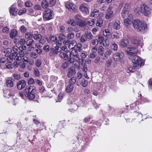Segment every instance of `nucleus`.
<instances>
[{"label": "nucleus", "instance_id": "nucleus-1", "mask_svg": "<svg viewBox=\"0 0 152 152\" xmlns=\"http://www.w3.org/2000/svg\"><path fill=\"white\" fill-rule=\"evenodd\" d=\"M130 58L132 60L133 63V65L132 66L129 67L126 69V71L128 73L134 72L137 67L139 68L142 65H144L141 58L135 55L130 56Z\"/></svg>", "mask_w": 152, "mask_h": 152}, {"label": "nucleus", "instance_id": "nucleus-2", "mask_svg": "<svg viewBox=\"0 0 152 152\" xmlns=\"http://www.w3.org/2000/svg\"><path fill=\"white\" fill-rule=\"evenodd\" d=\"M132 23L133 26L138 31H142L146 28L147 26L144 25L142 21L138 19L134 20Z\"/></svg>", "mask_w": 152, "mask_h": 152}, {"label": "nucleus", "instance_id": "nucleus-3", "mask_svg": "<svg viewBox=\"0 0 152 152\" xmlns=\"http://www.w3.org/2000/svg\"><path fill=\"white\" fill-rule=\"evenodd\" d=\"M26 91V95L29 99L33 100L35 98L36 90L34 87L30 86L27 88Z\"/></svg>", "mask_w": 152, "mask_h": 152}, {"label": "nucleus", "instance_id": "nucleus-4", "mask_svg": "<svg viewBox=\"0 0 152 152\" xmlns=\"http://www.w3.org/2000/svg\"><path fill=\"white\" fill-rule=\"evenodd\" d=\"M141 12L145 16L150 15V9L145 4H142L140 6Z\"/></svg>", "mask_w": 152, "mask_h": 152}, {"label": "nucleus", "instance_id": "nucleus-5", "mask_svg": "<svg viewBox=\"0 0 152 152\" xmlns=\"http://www.w3.org/2000/svg\"><path fill=\"white\" fill-rule=\"evenodd\" d=\"M53 13L52 11L48 9L44 12L43 17L45 20H49L53 18Z\"/></svg>", "mask_w": 152, "mask_h": 152}, {"label": "nucleus", "instance_id": "nucleus-6", "mask_svg": "<svg viewBox=\"0 0 152 152\" xmlns=\"http://www.w3.org/2000/svg\"><path fill=\"white\" fill-rule=\"evenodd\" d=\"M132 42L135 47L140 45L142 43V38L138 36H134L132 38Z\"/></svg>", "mask_w": 152, "mask_h": 152}, {"label": "nucleus", "instance_id": "nucleus-7", "mask_svg": "<svg viewBox=\"0 0 152 152\" xmlns=\"http://www.w3.org/2000/svg\"><path fill=\"white\" fill-rule=\"evenodd\" d=\"M104 48L102 46H99L98 49V54L101 56V58L104 60H106L108 58V57L104 52Z\"/></svg>", "mask_w": 152, "mask_h": 152}, {"label": "nucleus", "instance_id": "nucleus-8", "mask_svg": "<svg viewBox=\"0 0 152 152\" xmlns=\"http://www.w3.org/2000/svg\"><path fill=\"white\" fill-rule=\"evenodd\" d=\"M124 53L121 51L115 53L113 56V58L115 61H120L123 58Z\"/></svg>", "mask_w": 152, "mask_h": 152}, {"label": "nucleus", "instance_id": "nucleus-9", "mask_svg": "<svg viewBox=\"0 0 152 152\" xmlns=\"http://www.w3.org/2000/svg\"><path fill=\"white\" fill-rule=\"evenodd\" d=\"M59 47L56 45L53 48H50V56L57 55L58 53L60 52L61 50L59 49Z\"/></svg>", "mask_w": 152, "mask_h": 152}, {"label": "nucleus", "instance_id": "nucleus-10", "mask_svg": "<svg viewBox=\"0 0 152 152\" xmlns=\"http://www.w3.org/2000/svg\"><path fill=\"white\" fill-rule=\"evenodd\" d=\"M76 73V72L75 67L73 66H71L68 69L67 76L68 77L70 78L72 76L74 75Z\"/></svg>", "mask_w": 152, "mask_h": 152}, {"label": "nucleus", "instance_id": "nucleus-11", "mask_svg": "<svg viewBox=\"0 0 152 152\" xmlns=\"http://www.w3.org/2000/svg\"><path fill=\"white\" fill-rule=\"evenodd\" d=\"M128 49L129 50L128 51V53L130 55V56H133V55L136 53L138 52V50L135 46L132 47L130 46L128 47Z\"/></svg>", "mask_w": 152, "mask_h": 152}, {"label": "nucleus", "instance_id": "nucleus-12", "mask_svg": "<svg viewBox=\"0 0 152 152\" xmlns=\"http://www.w3.org/2000/svg\"><path fill=\"white\" fill-rule=\"evenodd\" d=\"M26 85V81L24 80H21L17 83V88L18 89L20 90L24 88Z\"/></svg>", "mask_w": 152, "mask_h": 152}, {"label": "nucleus", "instance_id": "nucleus-13", "mask_svg": "<svg viewBox=\"0 0 152 152\" xmlns=\"http://www.w3.org/2000/svg\"><path fill=\"white\" fill-rule=\"evenodd\" d=\"M65 6L70 11H74L76 10V6L72 3L67 2L66 3Z\"/></svg>", "mask_w": 152, "mask_h": 152}, {"label": "nucleus", "instance_id": "nucleus-14", "mask_svg": "<svg viewBox=\"0 0 152 152\" xmlns=\"http://www.w3.org/2000/svg\"><path fill=\"white\" fill-rule=\"evenodd\" d=\"M14 79L11 77H9L6 80V83L7 86L9 88H11L13 86Z\"/></svg>", "mask_w": 152, "mask_h": 152}, {"label": "nucleus", "instance_id": "nucleus-15", "mask_svg": "<svg viewBox=\"0 0 152 152\" xmlns=\"http://www.w3.org/2000/svg\"><path fill=\"white\" fill-rule=\"evenodd\" d=\"M129 44L128 40L125 38L122 39L120 42V46L122 48L126 47Z\"/></svg>", "mask_w": 152, "mask_h": 152}, {"label": "nucleus", "instance_id": "nucleus-16", "mask_svg": "<svg viewBox=\"0 0 152 152\" xmlns=\"http://www.w3.org/2000/svg\"><path fill=\"white\" fill-rule=\"evenodd\" d=\"M88 6L86 4H82L80 7V10L82 12H86V13L88 12Z\"/></svg>", "mask_w": 152, "mask_h": 152}, {"label": "nucleus", "instance_id": "nucleus-17", "mask_svg": "<svg viewBox=\"0 0 152 152\" xmlns=\"http://www.w3.org/2000/svg\"><path fill=\"white\" fill-rule=\"evenodd\" d=\"M107 13L106 14L105 18L106 19L111 18L113 16V12L110 9H108L107 10Z\"/></svg>", "mask_w": 152, "mask_h": 152}, {"label": "nucleus", "instance_id": "nucleus-18", "mask_svg": "<svg viewBox=\"0 0 152 152\" xmlns=\"http://www.w3.org/2000/svg\"><path fill=\"white\" fill-rule=\"evenodd\" d=\"M18 35V32L15 29H13L10 33V37L11 38H14Z\"/></svg>", "mask_w": 152, "mask_h": 152}, {"label": "nucleus", "instance_id": "nucleus-19", "mask_svg": "<svg viewBox=\"0 0 152 152\" xmlns=\"http://www.w3.org/2000/svg\"><path fill=\"white\" fill-rule=\"evenodd\" d=\"M77 42L75 40L70 41L68 45V48L70 49H73L76 45Z\"/></svg>", "mask_w": 152, "mask_h": 152}, {"label": "nucleus", "instance_id": "nucleus-20", "mask_svg": "<svg viewBox=\"0 0 152 152\" xmlns=\"http://www.w3.org/2000/svg\"><path fill=\"white\" fill-rule=\"evenodd\" d=\"M99 15V11L95 9L91 12L90 16L92 17H96Z\"/></svg>", "mask_w": 152, "mask_h": 152}, {"label": "nucleus", "instance_id": "nucleus-21", "mask_svg": "<svg viewBox=\"0 0 152 152\" xmlns=\"http://www.w3.org/2000/svg\"><path fill=\"white\" fill-rule=\"evenodd\" d=\"M18 9L16 8H14L11 7L10 9V13L13 15H15L17 14Z\"/></svg>", "mask_w": 152, "mask_h": 152}, {"label": "nucleus", "instance_id": "nucleus-22", "mask_svg": "<svg viewBox=\"0 0 152 152\" xmlns=\"http://www.w3.org/2000/svg\"><path fill=\"white\" fill-rule=\"evenodd\" d=\"M85 35L86 36L87 39L90 40L92 39L93 38V36L91 33L88 31H86L84 33Z\"/></svg>", "mask_w": 152, "mask_h": 152}, {"label": "nucleus", "instance_id": "nucleus-23", "mask_svg": "<svg viewBox=\"0 0 152 152\" xmlns=\"http://www.w3.org/2000/svg\"><path fill=\"white\" fill-rule=\"evenodd\" d=\"M111 33L108 29H106L103 31V34L105 37L107 38H110Z\"/></svg>", "mask_w": 152, "mask_h": 152}, {"label": "nucleus", "instance_id": "nucleus-24", "mask_svg": "<svg viewBox=\"0 0 152 152\" xmlns=\"http://www.w3.org/2000/svg\"><path fill=\"white\" fill-rule=\"evenodd\" d=\"M120 23V22L118 21L115 22L113 25V27L114 29L117 30H119L121 28Z\"/></svg>", "mask_w": 152, "mask_h": 152}, {"label": "nucleus", "instance_id": "nucleus-25", "mask_svg": "<svg viewBox=\"0 0 152 152\" xmlns=\"http://www.w3.org/2000/svg\"><path fill=\"white\" fill-rule=\"evenodd\" d=\"M49 5V4L48 1L46 0H44L42 1L41 3V6L44 9L47 8Z\"/></svg>", "mask_w": 152, "mask_h": 152}, {"label": "nucleus", "instance_id": "nucleus-26", "mask_svg": "<svg viewBox=\"0 0 152 152\" xmlns=\"http://www.w3.org/2000/svg\"><path fill=\"white\" fill-rule=\"evenodd\" d=\"M67 24L70 25L72 26H76V23L74 20L72 19H69L66 22Z\"/></svg>", "mask_w": 152, "mask_h": 152}, {"label": "nucleus", "instance_id": "nucleus-27", "mask_svg": "<svg viewBox=\"0 0 152 152\" xmlns=\"http://www.w3.org/2000/svg\"><path fill=\"white\" fill-rule=\"evenodd\" d=\"M76 80V77H72L69 80V83L70 85L73 86L75 83Z\"/></svg>", "mask_w": 152, "mask_h": 152}, {"label": "nucleus", "instance_id": "nucleus-28", "mask_svg": "<svg viewBox=\"0 0 152 152\" xmlns=\"http://www.w3.org/2000/svg\"><path fill=\"white\" fill-rule=\"evenodd\" d=\"M73 86L72 85L69 84L68 85L66 89V91L67 92L69 93L73 91Z\"/></svg>", "mask_w": 152, "mask_h": 152}, {"label": "nucleus", "instance_id": "nucleus-29", "mask_svg": "<svg viewBox=\"0 0 152 152\" xmlns=\"http://www.w3.org/2000/svg\"><path fill=\"white\" fill-rule=\"evenodd\" d=\"M110 38L113 39H118L119 38V35L117 32H114L112 34H111Z\"/></svg>", "mask_w": 152, "mask_h": 152}, {"label": "nucleus", "instance_id": "nucleus-30", "mask_svg": "<svg viewBox=\"0 0 152 152\" xmlns=\"http://www.w3.org/2000/svg\"><path fill=\"white\" fill-rule=\"evenodd\" d=\"M75 36V34L73 32L68 33L66 35V37L68 39H72Z\"/></svg>", "mask_w": 152, "mask_h": 152}, {"label": "nucleus", "instance_id": "nucleus-31", "mask_svg": "<svg viewBox=\"0 0 152 152\" xmlns=\"http://www.w3.org/2000/svg\"><path fill=\"white\" fill-rule=\"evenodd\" d=\"M103 23V21L102 19L101 18L97 20V22L96 23V25L97 26H98L99 27H101Z\"/></svg>", "mask_w": 152, "mask_h": 152}, {"label": "nucleus", "instance_id": "nucleus-32", "mask_svg": "<svg viewBox=\"0 0 152 152\" xmlns=\"http://www.w3.org/2000/svg\"><path fill=\"white\" fill-rule=\"evenodd\" d=\"M34 41L32 39H28L26 42V45L27 46H30L31 45L34 43Z\"/></svg>", "mask_w": 152, "mask_h": 152}, {"label": "nucleus", "instance_id": "nucleus-33", "mask_svg": "<svg viewBox=\"0 0 152 152\" xmlns=\"http://www.w3.org/2000/svg\"><path fill=\"white\" fill-rule=\"evenodd\" d=\"M14 79L15 80H18L21 78V76L20 74L17 73H14L12 74Z\"/></svg>", "mask_w": 152, "mask_h": 152}, {"label": "nucleus", "instance_id": "nucleus-34", "mask_svg": "<svg viewBox=\"0 0 152 152\" xmlns=\"http://www.w3.org/2000/svg\"><path fill=\"white\" fill-rule=\"evenodd\" d=\"M111 48L114 51H116L118 49V45L115 43H114L111 45Z\"/></svg>", "mask_w": 152, "mask_h": 152}, {"label": "nucleus", "instance_id": "nucleus-35", "mask_svg": "<svg viewBox=\"0 0 152 152\" xmlns=\"http://www.w3.org/2000/svg\"><path fill=\"white\" fill-rule=\"evenodd\" d=\"M130 13V11H123L121 13V16L123 18H125Z\"/></svg>", "mask_w": 152, "mask_h": 152}, {"label": "nucleus", "instance_id": "nucleus-36", "mask_svg": "<svg viewBox=\"0 0 152 152\" xmlns=\"http://www.w3.org/2000/svg\"><path fill=\"white\" fill-rule=\"evenodd\" d=\"M112 63V60L111 58H109L106 61V65L107 67H109L111 65Z\"/></svg>", "mask_w": 152, "mask_h": 152}, {"label": "nucleus", "instance_id": "nucleus-37", "mask_svg": "<svg viewBox=\"0 0 152 152\" xmlns=\"http://www.w3.org/2000/svg\"><path fill=\"white\" fill-rule=\"evenodd\" d=\"M42 37V36L41 34H36L34 33V34L33 38L36 40H38L40 39Z\"/></svg>", "mask_w": 152, "mask_h": 152}, {"label": "nucleus", "instance_id": "nucleus-38", "mask_svg": "<svg viewBox=\"0 0 152 152\" xmlns=\"http://www.w3.org/2000/svg\"><path fill=\"white\" fill-rule=\"evenodd\" d=\"M72 55L74 56L77 57L78 55L77 51L75 50H72L71 52H70V56Z\"/></svg>", "mask_w": 152, "mask_h": 152}, {"label": "nucleus", "instance_id": "nucleus-39", "mask_svg": "<svg viewBox=\"0 0 152 152\" xmlns=\"http://www.w3.org/2000/svg\"><path fill=\"white\" fill-rule=\"evenodd\" d=\"M131 22V20L129 18L125 19L124 20V22L126 26H128L129 24Z\"/></svg>", "mask_w": 152, "mask_h": 152}, {"label": "nucleus", "instance_id": "nucleus-40", "mask_svg": "<svg viewBox=\"0 0 152 152\" xmlns=\"http://www.w3.org/2000/svg\"><path fill=\"white\" fill-rule=\"evenodd\" d=\"M95 20L94 19H91L88 21V24L90 26H92L95 23Z\"/></svg>", "mask_w": 152, "mask_h": 152}, {"label": "nucleus", "instance_id": "nucleus-41", "mask_svg": "<svg viewBox=\"0 0 152 152\" xmlns=\"http://www.w3.org/2000/svg\"><path fill=\"white\" fill-rule=\"evenodd\" d=\"M110 44V41L108 39H106L105 40V41L103 43V46L104 47H108Z\"/></svg>", "mask_w": 152, "mask_h": 152}, {"label": "nucleus", "instance_id": "nucleus-42", "mask_svg": "<svg viewBox=\"0 0 152 152\" xmlns=\"http://www.w3.org/2000/svg\"><path fill=\"white\" fill-rule=\"evenodd\" d=\"M87 40V39L85 34L81 35L80 38V41L82 42H84Z\"/></svg>", "mask_w": 152, "mask_h": 152}, {"label": "nucleus", "instance_id": "nucleus-43", "mask_svg": "<svg viewBox=\"0 0 152 152\" xmlns=\"http://www.w3.org/2000/svg\"><path fill=\"white\" fill-rule=\"evenodd\" d=\"M65 36L63 33H61L59 35V36L58 37V38L61 41L65 39Z\"/></svg>", "mask_w": 152, "mask_h": 152}, {"label": "nucleus", "instance_id": "nucleus-44", "mask_svg": "<svg viewBox=\"0 0 152 152\" xmlns=\"http://www.w3.org/2000/svg\"><path fill=\"white\" fill-rule=\"evenodd\" d=\"M112 52V50L108 48H107L104 53L108 57V56H110Z\"/></svg>", "mask_w": 152, "mask_h": 152}, {"label": "nucleus", "instance_id": "nucleus-45", "mask_svg": "<svg viewBox=\"0 0 152 152\" xmlns=\"http://www.w3.org/2000/svg\"><path fill=\"white\" fill-rule=\"evenodd\" d=\"M99 42L97 39H92L91 40V43L92 45H97L98 44Z\"/></svg>", "mask_w": 152, "mask_h": 152}, {"label": "nucleus", "instance_id": "nucleus-46", "mask_svg": "<svg viewBox=\"0 0 152 152\" xmlns=\"http://www.w3.org/2000/svg\"><path fill=\"white\" fill-rule=\"evenodd\" d=\"M32 34L31 33H27L25 34V37L26 39H30L32 37Z\"/></svg>", "mask_w": 152, "mask_h": 152}, {"label": "nucleus", "instance_id": "nucleus-47", "mask_svg": "<svg viewBox=\"0 0 152 152\" xmlns=\"http://www.w3.org/2000/svg\"><path fill=\"white\" fill-rule=\"evenodd\" d=\"M34 75L37 77L39 76L40 75V73L38 69L36 68L34 69Z\"/></svg>", "mask_w": 152, "mask_h": 152}, {"label": "nucleus", "instance_id": "nucleus-48", "mask_svg": "<svg viewBox=\"0 0 152 152\" xmlns=\"http://www.w3.org/2000/svg\"><path fill=\"white\" fill-rule=\"evenodd\" d=\"M80 21L78 23V25L80 27H84L86 25V23L85 21Z\"/></svg>", "mask_w": 152, "mask_h": 152}, {"label": "nucleus", "instance_id": "nucleus-49", "mask_svg": "<svg viewBox=\"0 0 152 152\" xmlns=\"http://www.w3.org/2000/svg\"><path fill=\"white\" fill-rule=\"evenodd\" d=\"M87 54L86 52L83 51L82 52L80 56L82 58H85L87 56Z\"/></svg>", "mask_w": 152, "mask_h": 152}, {"label": "nucleus", "instance_id": "nucleus-50", "mask_svg": "<svg viewBox=\"0 0 152 152\" xmlns=\"http://www.w3.org/2000/svg\"><path fill=\"white\" fill-rule=\"evenodd\" d=\"M30 56L33 58H36L38 56V55L35 52H32L30 55Z\"/></svg>", "mask_w": 152, "mask_h": 152}, {"label": "nucleus", "instance_id": "nucleus-51", "mask_svg": "<svg viewBox=\"0 0 152 152\" xmlns=\"http://www.w3.org/2000/svg\"><path fill=\"white\" fill-rule=\"evenodd\" d=\"M28 85L32 84L35 83V80L33 78L31 77L28 80Z\"/></svg>", "mask_w": 152, "mask_h": 152}, {"label": "nucleus", "instance_id": "nucleus-52", "mask_svg": "<svg viewBox=\"0 0 152 152\" xmlns=\"http://www.w3.org/2000/svg\"><path fill=\"white\" fill-rule=\"evenodd\" d=\"M41 64V61L39 59H37L36 61L35 65L37 67H39Z\"/></svg>", "mask_w": 152, "mask_h": 152}, {"label": "nucleus", "instance_id": "nucleus-53", "mask_svg": "<svg viewBox=\"0 0 152 152\" xmlns=\"http://www.w3.org/2000/svg\"><path fill=\"white\" fill-rule=\"evenodd\" d=\"M129 5L128 4H125L124 6L123 11H130L131 10H129Z\"/></svg>", "mask_w": 152, "mask_h": 152}, {"label": "nucleus", "instance_id": "nucleus-54", "mask_svg": "<svg viewBox=\"0 0 152 152\" xmlns=\"http://www.w3.org/2000/svg\"><path fill=\"white\" fill-rule=\"evenodd\" d=\"M26 9L24 8L22 10H19L18 12V14L19 15H22L23 14L26 13Z\"/></svg>", "mask_w": 152, "mask_h": 152}, {"label": "nucleus", "instance_id": "nucleus-55", "mask_svg": "<svg viewBox=\"0 0 152 152\" xmlns=\"http://www.w3.org/2000/svg\"><path fill=\"white\" fill-rule=\"evenodd\" d=\"M88 84V82L85 79H83L82 81V85L83 87H86Z\"/></svg>", "mask_w": 152, "mask_h": 152}, {"label": "nucleus", "instance_id": "nucleus-56", "mask_svg": "<svg viewBox=\"0 0 152 152\" xmlns=\"http://www.w3.org/2000/svg\"><path fill=\"white\" fill-rule=\"evenodd\" d=\"M83 59L79 58H78L79 64L82 65L85 64L86 61H84Z\"/></svg>", "mask_w": 152, "mask_h": 152}, {"label": "nucleus", "instance_id": "nucleus-57", "mask_svg": "<svg viewBox=\"0 0 152 152\" xmlns=\"http://www.w3.org/2000/svg\"><path fill=\"white\" fill-rule=\"evenodd\" d=\"M56 0H50L49 4L50 7L54 6L56 2Z\"/></svg>", "mask_w": 152, "mask_h": 152}, {"label": "nucleus", "instance_id": "nucleus-58", "mask_svg": "<svg viewBox=\"0 0 152 152\" xmlns=\"http://www.w3.org/2000/svg\"><path fill=\"white\" fill-rule=\"evenodd\" d=\"M12 51L11 49L10 48H8L6 50V53L5 54V55L7 56H10L11 54V52Z\"/></svg>", "mask_w": 152, "mask_h": 152}, {"label": "nucleus", "instance_id": "nucleus-59", "mask_svg": "<svg viewBox=\"0 0 152 152\" xmlns=\"http://www.w3.org/2000/svg\"><path fill=\"white\" fill-rule=\"evenodd\" d=\"M68 66V62H65L62 63L61 65V67L63 69L67 68Z\"/></svg>", "mask_w": 152, "mask_h": 152}, {"label": "nucleus", "instance_id": "nucleus-60", "mask_svg": "<svg viewBox=\"0 0 152 152\" xmlns=\"http://www.w3.org/2000/svg\"><path fill=\"white\" fill-rule=\"evenodd\" d=\"M64 56L65 57H66L67 58V59L68 58H70V51H68L66 53H65V54L64 55Z\"/></svg>", "mask_w": 152, "mask_h": 152}, {"label": "nucleus", "instance_id": "nucleus-61", "mask_svg": "<svg viewBox=\"0 0 152 152\" xmlns=\"http://www.w3.org/2000/svg\"><path fill=\"white\" fill-rule=\"evenodd\" d=\"M82 45L81 44H78L77 45V50L80 52L82 50Z\"/></svg>", "mask_w": 152, "mask_h": 152}, {"label": "nucleus", "instance_id": "nucleus-62", "mask_svg": "<svg viewBox=\"0 0 152 152\" xmlns=\"http://www.w3.org/2000/svg\"><path fill=\"white\" fill-rule=\"evenodd\" d=\"M134 12L137 14H139L141 12V7L135 8L134 10Z\"/></svg>", "mask_w": 152, "mask_h": 152}, {"label": "nucleus", "instance_id": "nucleus-63", "mask_svg": "<svg viewBox=\"0 0 152 152\" xmlns=\"http://www.w3.org/2000/svg\"><path fill=\"white\" fill-rule=\"evenodd\" d=\"M35 82L36 84L38 85L39 86H41L42 85V81L38 79H35Z\"/></svg>", "mask_w": 152, "mask_h": 152}, {"label": "nucleus", "instance_id": "nucleus-64", "mask_svg": "<svg viewBox=\"0 0 152 152\" xmlns=\"http://www.w3.org/2000/svg\"><path fill=\"white\" fill-rule=\"evenodd\" d=\"M25 4L26 6L27 7H31L32 5L31 2L30 1H26L25 3Z\"/></svg>", "mask_w": 152, "mask_h": 152}]
</instances>
